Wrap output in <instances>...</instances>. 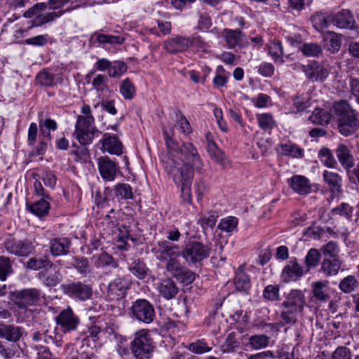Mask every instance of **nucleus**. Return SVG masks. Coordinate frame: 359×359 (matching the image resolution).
I'll return each instance as SVG.
<instances>
[{"mask_svg": "<svg viewBox=\"0 0 359 359\" xmlns=\"http://www.w3.org/2000/svg\"><path fill=\"white\" fill-rule=\"evenodd\" d=\"M125 38L123 36L107 35L98 32L93 33L90 39V41L93 44H111V45H121L125 42Z\"/></svg>", "mask_w": 359, "mask_h": 359, "instance_id": "27", "label": "nucleus"}, {"mask_svg": "<svg viewBox=\"0 0 359 359\" xmlns=\"http://www.w3.org/2000/svg\"><path fill=\"white\" fill-rule=\"evenodd\" d=\"M130 313L133 318L145 324L152 323L156 317L154 306L144 299L134 302L130 308Z\"/></svg>", "mask_w": 359, "mask_h": 359, "instance_id": "7", "label": "nucleus"}, {"mask_svg": "<svg viewBox=\"0 0 359 359\" xmlns=\"http://www.w3.org/2000/svg\"><path fill=\"white\" fill-rule=\"evenodd\" d=\"M163 133L168 148L170 150L179 151L182 156V158L178 161L170 156L163 160L164 169L172 176L174 182L181 186V196L183 201L190 204L192 201L191 185L194 174L188 166L189 165L193 170L201 172L203 168V163L196 148L192 143L185 142L179 147L178 144L170 137L166 130H164Z\"/></svg>", "mask_w": 359, "mask_h": 359, "instance_id": "1", "label": "nucleus"}, {"mask_svg": "<svg viewBox=\"0 0 359 359\" xmlns=\"http://www.w3.org/2000/svg\"><path fill=\"white\" fill-rule=\"evenodd\" d=\"M332 22L340 29H353L355 22L353 15L348 10L332 14Z\"/></svg>", "mask_w": 359, "mask_h": 359, "instance_id": "22", "label": "nucleus"}, {"mask_svg": "<svg viewBox=\"0 0 359 359\" xmlns=\"http://www.w3.org/2000/svg\"><path fill=\"white\" fill-rule=\"evenodd\" d=\"M116 197L118 200H128L133 198V188L126 183H118L114 188Z\"/></svg>", "mask_w": 359, "mask_h": 359, "instance_id": "44", "label": "nucleus"}, {"mask_svg": "<svg viewBox=\"0 0 359 359\" xmlns=\"http://www.w3.org/2000/svg\"><path fill=\"white\" fill-rule=\"evenodd\" d=\"M224 32L229 48H233L243 44L245 36L239 29H225Z\"/></svg>", "mask_w": 359, "mask_h": 359, "instance_id": "33", "label": "nucleus"}, {"mask_svg": "<svg viewBox=\"0 0 359 359\" xmlns=\"http://www.w3.org/2000/svg\"><path fill=\"white\" fill-rule=\"evenodd\" d=\"M358 286V283L354 276H348L343 278L339 283V288L345 293H351Z\"/></svg>", "mask_w": 359, "mask_h": 359, "instance_id": "55", "label": "nucleus"}, {"mask_svg": "<svg viewBox=\"0 0 359 359\" xmlns=\"http://www.w3.org/2000/svg\"><path fill=\"white\" fill-rule=\"evenodd\" d=\"M341 266V261L339 258H325L321 264L320 270L327 276L337 275Z\"/></svg>", "mask_w": 359, "mask_h": 359, "instance_id": "32", "label": "nucleus"}, {"mask_svg": "<svg viewBox=\"0 0 359 359\" xmlns=\"http://www.w3.org/2000/svg\"><path fill=\"white\" fill-rule=\"evenodd\" d=\"M331 118L332 115L330 111L328 112L320 108L316 109L309 117V120L311 123L318 125H327Z\"/></svg>", "mask_w": 359, "mask_h": 359, "instance_id": "38", "label": "nucleus"}, {"mask_svg": "<svg viewBox=\"0 0 359 359\" xmlns=\"http://www.w3.org/2000/svg\"><path fill=\"white\" fill-rule=\"evenodd\" d=\"M65 11L46 12L38 15L34 21V26H41L44 24L55 21L65 13Z\"/></svg>", "mask_w": 359, "mask_h": 359, "instance_id": "40", "label": "nucleus"}, {"mask_svg": "<svg viewBox=\"0 0 359 359\" xmlns=\"http://www.w3.org/2000/svg\"><path fill=\"white\" fill-rule=\"evenodd\" d=\"M175 126H177L180 131L185 135L191 132L189 122L181 112L176 113V125Z\"/></svg>", "mask_w": 359, "mask_h": 359, "instance_id": "60", "label": "nucleus"}, {"mask_svg": "<svg viewBox=\"0 0 359 359\" xmlns=\"http://www.w3.org/2000/svg\"><path fill=\"white\" fill-rule=\"evenodd\" d=\"M307 273L305 267L302 266L296 258H293L283 269L281 278L283 282L286 283L295 282Z\"/></svg>", "mask_w": 359, "mask_h": 359, "instance_id": "12", "label": "nucleus"}, {"mask_svg": "<svg viewBox=\"0 0 359 359\" xmlns=\"http://www.w3.org/2000/svg\"><path fill=\"white\" fill-rule=\"evenodd\" d=\"M212 346L208 344L204 339H198L189 344L188 349L196 354H203L210 352Z\"/></svg>", "mask_w": 359, "mask_h": 359, "instance_id": "50", "label": "nucleus"}, {"mask_svg": "<svg viewBox=\"0 0 359 359\" xmlns=\"http://www.w3.org/2000/svg\"><path fill=\"white\" fill-rule=\"evenodd\" d=\"M102 144L101 149L107 151L111 154L120 155L122 153L123 145L118 138L113 135L104 133L100 140Z\"/></svg>", "mask_w": 359, "mask_h": 359, "instance_id": "21", "label": "nucleus"}, {"mask_svg": "<svg viewBox=\"0 0 359 359\" xmlns=\"http://www.w3.org/2000/svg\"><path fill=\"white\" fill-rule=\"evenodd\" d=\"M238 219L236 217L229 216L222 218L218 224V229L223 232L231 234L237 231Z\"/></svg>", "mask_w": 359, "mask_h": 359, "instance_id": "43", "label": "nucleus"}, {"mask_svg": "<svg viewBox=\"0 0 359 359\" xmlns=\"http://www.w3.org/2000/svg\"><path fill=\"white\" fill-rule=\"evenodd\" d=\"M25 334V329L15 324L0 323V339L11 343L18 342Z\"/></svg>", "mask_w": 359, "mask_h": 359, "instance_id": "15", "label": "nucleus"}, {"mask_svg": "<svg viewBox=\"0 0 359 359\" xmlns=\"http://www.w3.org/2000/svg\"><path fill=\"white\" fill-rule=\"evenodd\" d=\"M127 70V65L121 61H115L112 62V65L109 71L110 77H118L121 76Z\"/></svg>", "mask_w": 359, "mask_h": 359, "instance_id": "61", "label": "nucleus"}, {"mask_svg": "<svg viewBox=\"0 0 359 359\" xmlns=\"http://www.w3.org/2000/svg\"><path fill=\"white\" fill-rule=\"evenodd\" d=\"M128 268L130 271L140 279H144L148 274V268L140 259L133 260Z\"/></svg>", "mask_w": 359, "mask_h": 359, "instance_id": "42", "label": "nucleus"}, {"mask_svg": "<svg viewBox=\"0 0 359 359\" xmlns=\"http://www.w3.org/2000/svg\"><path fill=\"white\" fill-rule=\"evenodd\" d=\"M294 112H301L311 107L310 99L303 95H297L292 98Z\"/></svg>", "mask_w": 359, "mask_h": 359, "instance_id": "51", "label": "nucleus"}, {"mask_svg": "<svg viewBox=\"0 0 359 359\" xmlns=\"http://www.w3.org/2000/svg\"><path fill=\"white\" fill-rule=\"evenodd\" d=\"M299 49L306 57H318L323 53L321 46L313 42H305L302 43Z\"/></svg>", "mask_w": 359, "mask_h": 359, "instance_id": "41", "label": "nucleus"}, {"mask_svg": "<svg viewBox=\"0 0 359 359\" xmlns=\"http://www.w3.org/2000/svg\"><path fill=\"white\" fill-rule=\"evenodd\" d=\"M211 248L208 245L196 241H189L181 252V255L187 262L196 263L209 257Z\"/></svg>", "mask_w": 359, "mask_h": 359, "instance_id": "6", "label": "nucleus"}, {"mask_svg": "<svg viewBox=\"0 0 359 359\" xmlns=\"http://www.w3.org/2000/svg\"><path fill=\"white\" fill-rule=\"evenodd\" d=\"M323 177L333 195L337 196L342 192V180L338 173L325 170Z\"/></svg>", "mask_w": 359, "mask_h": 359, "instance_id": "24", "label": "nucleus"}, {"mask_svg": "<svg viewBox=\"0 0 359 359\" xmlns=\"http://www.w3.org/2000/svg\"><path fill=\"white\" fill-rule=\"evenodd\" d=\"M323 41L327 49L332 53H337L341 46V34L332 31H327L323 34Z\"/></svg>", "mask_w": 359, "mask_h": 359, "instance_id": "26", "label": "nucleus"}, {"mask_svg": "<svg viewBox=\"0 0 359 359\" xmlns=\"http://www.w3.org/2000/svg\"><path fill=\"white\" fill-rule=\"evenodd\" d=\"M302 69L307 79L313 81H323L328 76L327 69L316 61L302 65Z\"/></svg>", "mask_w": 359, "mask_h": 359, "instance_id": "18", "label": "nucleus"}, {"mask_svg": "<svg viewBox=\"0 0 359 359\" xmlns=\"http://www.w3.org/2000/svg\"><path fill=\"white\" fill-rule=\"evenodd\" d=\"M130 348L136 359H149L151 357L154 346L147 330H141L135 333Z\"/></svg>", "mask_w": 359, "mask_h": 359, "instance_id": "4", "label": "nucleus"}, {"mask_svg": "<svg viewBox=\"0 0 359 359\" xmlns=\"http://www.w3.org/2000/svg\"><path fill=\"white\" fill-rule=\"evenodd\" d=\"M240 342L238 340L237 334L235 332L229 333L224 342L221 346V351L223 353H230L234 351L239 347Z\"/></svg>", "mask_w": 359, "mask_h": 359, "instance_id": "47", "label": "nucleus"}, {"mask_svg": "<svg viewBox=\"0 0 359 359\" xmlns=\"http://www.w3.org/2000/svg\"><path fill=\"white\" fill-rule=\"evenodd\" d=\"M157 290L159 294L167 300L173 299L179 292L176 283L170 278L163 279L158 283Z\"/></svg>", "mask_w": 359, "mask_h": 359, "instance_id": "25", "label": "nucleus"}, {"mask_svg": "<svg viewBox=\"0 0 359 359\" xmlns=\"http://www.w3.org/2000/svg\"><path fill=\"white\" fill-rule=\"evenodd\" d=\"M336 154L343 168L350 169L353 167V157L350 154V151L347 146L343 144H339L336 149Z\"/></svg>", "mask_w": 359, "mask_h": 359, "instance_id": "31", "label": "nucleus"}, {"mask_svg": "<svg viewBox=\"0 0 359 359\" xmlns=\"http://www.w3.org/2000/svg\"><path fill=\"white\" fill-rule=\"evenodd\" d=\"M191 47L189 37L177 35L167 39L163 44L164 49L172 54L182 53Z\"/></svg>", "mask_w": 359, "mask_h": 359, "instance_id": "17", "label": "nucleus"}, {"mask_svg": "<svg viewBox=\"0 0 359 359\" xmlns=\"http://www.w3.org/2000/svg\"><path fill=\"white\" fill-rule=\"evenodd\" d=\"M263 297L269 301H276L279 299V287L278 285H269L263 292Z\"/></svg>", "mask_w": 359, "mask_h": 359, "instance_id": "64", "label": "nucleus"}, {"mask_svg": "<svg viewBox=\"0 0 359 359\" xmlns=\"http://www.w3.org/2000/svg\"><path fill=\"white\" fill-rule=\"evenodd\" d=\"M152 253L154 254L156 258L161 262L169 261L175 257L181 256L180 246L170 243L168 241H158L151 249Z\"/></svg>", "mask_w": 359, "mask_h": 359, "instance_id": "10", "label": "nucleus"}, {"mask_svg": "<svg viewBox=\"0 0 359 359\" xmlns=\"http://www.w3.org/2000/svg\"><path fill=\"white\" fill-rule=\"evenodd\" d=\"M320 253L318 250L311 248L309 250L304 259L306 265L305 269L307 272H309L311 268L318 266L320 262Z\"/></svg>", "mask_w": 359, "mask_h": 359, "instance_id": "49", "label": "nucleus"}, {"mask_svg": "<svg viewBox=\"0 0 359 359\" xmlns=\"http://www.w3.org/2000/svg\"><path fill=\"white\" fill-rule=\"evenodd\" d=\"M305 303L304 292L300 290H292L287 294L285 300L282 303V306L301 313Z\"/></svg>", "mask_w": 359, "mask_h": 359, "instance_id": "14", "label": "nucleus"}, {"mask_svg": "<svg viewBox=\"0 0 359 359\" xmlns=\"http://www.w3.org/2000/svg\"><path fill=\"white\" fill-rule=\"evenodd\" d=\"M266 50L268 54L271 57L273 60L276 63L283 64V48L280 41H271L266 45Z\"/></svg>", "mask_w": 359, "mask_h": 359, "instance_id": "35", "label": "nucleus"}, {"mask_svg": "<svg viewBox=\"0 0 359 359\" xmlns=\"http://www.w3.org/2000/svg\"><path fill=\"white\" fill-rule=\"evenodd\" d=\"M318 157L320 162L327 168H334L337 164L331 151L327 148H322L319 151Z\"/></svg>", "mask_w": 359, "mask_h": 359, "instance_id": "53", "label": "nucleus"}, {"mask_svg": "<svg viewBox=\"0 0 359 359\" xmlns=\"http://www.w3.org/2000/svg\"><path fill=\"white\" fill-rule=\"evenodd\" d=\"M97 166L99 172L104 180L112 182L115 180L118 170V166L116 162L108 156H102L98 158Z\"/></svg>", "mask_w": 359, "mask_h": 359, "instance_id": "13", "label": "nucleus"}, {"mask_svg": "<svg viewBox=\"0 0 359 359\" xmlns=\"http://www.w3.org/2000/svg\"><path fill=\"white\" fill-rule=\"evenodd\" d=\"M4 246L8 253L18 257H28L34 250L33 243L27 239L17 240L9 238L4 241Z\"/></svg>", "mask_w": 359, "mask_h": 359, "instance_id": "9", "label": "nucleus"}, {"mask_svg": "<svg viewBox=\"0 0 359 359\" xmlns=\"http://www.w3.org/2000/svg\"><path fill=\"white\" fill-rule=\"evenodd\" d=\"M27 209L38 217H43L48 213L50 203L44 198H41L33 203H27Z\"/></svg>", "mask_w": 359, "mask_h": 359, "instance_id": "36", "label": "nucleus"}, {"mask_svg": "<svg viewBox=\"0 0 359 359\" xmlns=\"http://www.w3.org/2000/svg\"><path fill=\"white\" fill-rule=\"evenodd\" d=\"M276 151L280 155L292 158H302L304 155V149L290 141L278 144Z\"/></svg>", "mask_w": 359, "mask_h": 359, "instance_id": "23", "label": "nucleus"}, {"mask_svg": "<svg viewBox=\"0 0 359 359\" xmlns=\"http://www.w3.org/2000/svg\"><path fill=\"white\" fill-rule=\"evenodd\" d=\"M81 112L82 114L77 116L74 135L81 144H89L93 140L94 133L97 132L93 127L95 118L88 104H84L81 107Z\"/></svg>", "mask_w": 359, "mask_h": 359, "instance_id": "3", "label": "nucleus"}, {"mask_svg": "<svg viewBox=\"0 0 359 359\" xmlns=\"http://www.w3.org/2000/svg\"><path fill=\"white\" fill-rule=\"evenodd\" d=\"M93 262L97 268H103L107 266L116 267L117 264L111 256L106 252L95 255L92 257Z\"/></svg>", "mask_w": 359, "mask_h": 359, "instance_id": "45", "label": "nucleus"}, {"mask_svg": "<svg viewBox=\"0 0 359 359\" xmlns=\"http://www.w3.org/2000/svg\"><path fill=\"white\" fill-rule=\"evenodd\" d=\"M248 341L252 349L258 350L266 348L269 344L270 338L265 334H255L249 338Z\"/></svg>", "mask_w": 359, "mask_h": 359, "instance_id": "46", "label": "nucleus"}, {"mask_svg": "<svg viewBox=\"0 0 359 359\" xmlns=\"http://www.w3.org/2000/svg\"><path fill=\"white\" fill-rule=\"evenodd\" d=\"M55 321L65 333L76 330L80 323L79 318L74 313L70 306L62 310L55 318Z\"/></svg>", "mask_w": 359, "mask_h": 359, "instance_id": "11", "label": "nucleus"}, {"mask_svg": "<svg viewBox=\"0 0 359 359\" xmlns=\"http://www.w3.org/2000/svg\"><path fill=\"white\" fill-rule=\"evenodd\" d=\"M107 77L102 74L97 75L92 81V86L97 92L103 93L108 90L107 86Z\"/></svg>", "mask_w": 359, "mask_h": 359, "instance_id": "63", "label": "nucleus"}, {"mask_svg": "<svg viewBox=\"0 0 359 359\" xmlns=\"http://www.w3.org/2000/svg\"><path fill=\"white\" fill-rule=\"evenodd\" d=\"M234 285L236 290L239 292H246L250 287V278L243 271L242 266H240L236 272L234 277Z\"/></svg>", "mask_w": 359, "mask_h": 359, "instance_id": "34", "label": "nucleus"}, {"mask_svg": "<svg viewBox=\"0 0 359 359\" xmlns=\"http://www.w3.org/2000/svg\"><path fill=\"white\" fill-rule=\"evenodd\" d=\"M128 289L127 280L117 277L108 285L107 295L112 299H118L125 296Z\"/></svg>", "mask_w": 359, "mask_h": 359, "instance_id": "20", "label": "nucleus"}, {"mask_svg": "<svg viewBox=\"0 0 359 359\" xmlns=\"http://www.w3.org/2000/svg\"><path fill=\"white\" fill-rule=\"evenodd\" d=\"M12 273L11 259L5 256H0V280L5 281Z\"/></svg>", "mask_w": 359, "mask_h": 359, "instance_id": "54", "label": "nucleus"}, {"mask_svg": "<svg viewBox=\"0 0 359 359\" xmlns=\"http://www.w3.org/2000/svg\"><path fill=\"white\" fill-rule=\"evenodd\" d=\"M60 288L65 296L81 302L90 299L93 294L92 286L81 281L68 280Z\"/></svg>", "mask_w": 359, "mask_h": 359, "instance_id": "5", "label": "nucleus"}, {"mask_svg": "<svg viewBox=\"0 0 359 359\" xmlns=\"http://www.w3.org/2000/svg\"><path fill=\"white\" fill-rule=\"evenodd\" d=\"M71 243L67 238H53L50 242V249L52 255L57 257L67 255Z\"/></svg>", "mask_w": 359, "mask_h": 359, "instance_id": "30", "label": "nucleus"}, {"mask_svg": "<svg viewBox=\"0 0 359 359\" xmlns=\"http://www.w3.org/2000/svg\"><path fill=\"white\" fill-rule=\"evenodd\" d=\"M332 13L327 12H316L311 18L313 27L318 32H323L327 28L332 21Z\"/></svg>", "mask_w": 359, "mask_h": 359, "instance_id": "29", "label": "nucleus"}, {"mask_svg": "<svg viewBox=\"0 0 359 359\" xmlns=\"http://www.w3.org/2000/svg\"><path fill=\"white\" fill-rule=\"evenodd\" d=\"M72 265L77 272L83 276L90 273V266L87 258L83 257H74Z\"/></svg>", "mask_w": 359, "mask_h": 359, "instance_id": "48", "label": "nucleus"}, {"mask_svg": "<svg viewBox=\"0 0 359 359\" xmlns=\"http://www.w3.org/2000/svg\"><path fill=\"white\" fill-rule=\"evenodd\" d=\"M184 267L180 261L177 259V257L168 261L165 266L166 270L175 278L180 274V273L183 270Z\"/></svg>", "mask_w": 359, "mask_h": 359, "instance_id": "62", "label": "nucleus"}, {"mask_svg": "<svg viewBox=\"0 0 359 359\" xmlns=\"http://www.w3.org/2000/svg\"><path fill=\"white\" fill-rule=\"evenodd\" d=\"M328 281H316L312 283L313 297L320 302H326L330 296L327 292Z\"/></svg>", "mask_w": 359, "mask_h": 359, "instance_id": "37", "label": "nucleus"}, {"mask_svg": "<svg viewBox=\"0 0 359 359\" xmlns=\"http://www.w3.org/2000/svg\"><path fill=\"white\" fill-rule=\"evenodd\" d=\"M299 312L283 308L280 313V320L277 323H269L267 326L271 329L276 328V331L278 330V327L285 325H294L297 320V315Z\"/></svg>", "mask_w": 359, "mask_h": 359, "instance_id": "28", "label": "nucleus"}, {"mask_svg": "<svg viewBox=\"0 0 359 359\" xmlns=\"http://www.w3.org/2000/svg\"><path fill=\"white\" fill-rule=\"evenodd\" d=\"M39 279L47 287L57 285L62 279L60 269L50 262V264L39 273Z\"/></svg>", "mask_w": 359, "mask_h": 359, "instance_id": "16", "label": "nucleus"}, {"mask_svg": "<svg viewBox=\"0 0 359 359\" xmlns=\"http://www.w3.org/2000/svg\"><path fill=\"white\" fill-rule=\"evenodd\" d=\"M227 74L228 73L226 72L222 65L218 66L216 69L215 76L212 81L214 85L218 87L224 86L228 79Z\"/></svg>", "mask_w": 359, "mask_h": 359, "instance_id": "59", "label": "nucleus"}, {"mask_svg": "<svg viewBox=\"0 0 359 359\" xmlns=\"http://www.w3.org/2000/svg\"><path fill=\"white\" fill-rule=\"evenodd\" d=\"M287 184L295 193L307 195L311 191L310 181L304 175H295L287 179Z\"/></svg>", "mask_w": 359, "mask_h": 359, "instance_id": "19", "label": "nucleus"}, {"mask_svg": "<svg viewBox=\"0 0 359 359\" xmlns=\"http://www.w3.org/2000/svg\"><path fill=\"white\" fill-rule=\"evenodd\" d=\"M208 151L211 158L217 163L223 165L225 164V157L223 151L213 141H210L208 143Z\"/></svg>", "mask_w": 359, "mask_h": 359, "instance_id": "52", "label": "nucleus"}, {"mask_svg": "<svg viewBox=\"0 0 359 359\" xmlns=\"http://www.w3.org/2000/svg\"><path fill=\"white\" fill-rule=\"evenodd\" d=\"M40 291L36 288L16 290L11 293V301L21 309L36 305L40 299Z\"/></svg>", "mask_w": 359, "mask_h": 359, "instance_id": "8", "label": "nucleus"}, {"mask_svg": "<svg viewBox=\"0 0 359 359\" xmlns=\"http://www.w3.org/2000/svg\"><path fill=\"white\" fill-rule=\"evenodd\" d=\"M332 215L344 217L346 219H351L353 212V208L348 203H341L331 210Z\"/></svg>", "mask_w": 359, "mask_h": 359, "instance_id": "56", "label": "nucleus"}, {"mask_svg": "<svg viewBox=\"0 0 359 359\" xmlns=\"http://www.w3.org/2000/svg\"><path fill=\"white\" fill-rule=\"evenodd\" d=\"M120 93L127 100H130L134 97L135 88L128 79L122 81L120 86Z\"/></svg>", "mask_w": 359, "mask_h": 359, "instance_id": "58", "label": "nucleus"}, {"mask_svg": "<svg viewBox=\"0 0 359 359\" xmlns=\"http://www.w3.org/2000/svg\"><path fill=\"white\" fill-rule=\"evenodd\" d=\"M259 127L266 132H270L276 127V122L270 113H262L256 115Z\"/></svg>", "mask_w": 359, "mask_h": 359, "instance_id": "39", "label": "nucleus"}, {"mask_svg": "<svg viewBox=\"0 0 359 359\" xmlns=\"http://www.w3.org/2000/svg\"><path fill=\"white\" fill-rule=\"evenodd\" d=\"M332 118L337 122L339 133L348 136L359 128V119L355 111L345 100H341L332 104L330 108Z\"/></svg>", "mask_w": 359, "mask_h": 359, "instance_id": "2", "label": "nucleus"}, {"mask_svg": "<svg viewBox=\"0 0 359 359\" xmlns=\"http://www.w3.org/2000/svg\"><path fill=\"white\" fill-rule=\"evenodd\" d=\"M50 260L47 257L42 258H31L27 262V267L32 270H39L46 269L48 264H50Z\"/></svg>", "mask_w": 359, "mask_h": 359, "instance_id": "57", "label": "nucleus"}]
</instances>
